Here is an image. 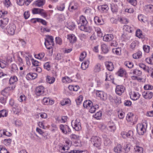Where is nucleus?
<instances>
[{"label": "nucleus", "instance_id": "obj_30", "mask_svg": "<svg viewBox=\"0 0 153 153\" xmlns=\"http://www.w3.org/2000/svg\"><path fill=\"white\" fill-rule=\"evenodd\" d=\"M134 116L131 113H129L128 114L126 117V119L128 121L133 122Z\"/></svg>", "mask_w": 153, "mask_h": 153}, {"label": "nucleus", "instance_id": "obj_49", "mask_svg": "<svg viewBox=\"0 0 153 153\" xmlns=\"http://www.w3.org/2000/svg\"><path fill=\"white\" fill-rule=\"evenodd\" d=\"M11 71L13 72H17L18 71V68L16 65L15 64H13L12 65Z\"/></svg>", "mask_w": 153, "mask_h": 153}, {"label": "nucleus", "instance_id": "obj_31", "mask_svg": "<svg viewBox=\"0 0 153 153\" xmlns=\"http://www.w3.org/2000/svg\"><path fill=\"white\" fill-rule=\"evenodd\" d=\"M34 4L36 6L40 7L44 5L45 2L43 0H38L34 2Z\"/></svg>", "mask_w": 153, "mask_h": 153}, {"label": "nucleus", "instance_id": "obj_13", "mask_svg": "<svg viewBox=\"0 0 153 153\" xmlns=\"http://www.w3.org/2000/svg\"><path fill=\"white\" fill-rule=\"evenodd\" d=\"M18 80V79L17 77L16 76H13L11 77L9 80V82L10 84L11 85L12 84V86L10 87L12 90L14 89L15 87V82H17Z\"/></svg>", "mask_w": 153, "mask_h": 153}, {"label": "nucleus", "instance_id": "obj_5", "mask_svg": "<svg viewBox=\"0 0 153 153\" xmlns=\"http://www.w3.org/2000/svg\"><path fill=\"white\" fill-rule=\"evenodd\" d=\"M16 29V25L14 24H11L7 26L6 27V30L8 33L13 35L14 34Z\"/></svg>", "mask_w": 153, "mask_h": 153}, {"label": "nucleus", "instance_id": "obj_38", "mask_svg": "<svg viewBox=\"0 0 153 153\" xmlns=\"http://www.w3.org/2000/svg\"><path fill=\"white\" fill-rule=\"evenodd\" d=\"M12 110L13 113L15 114H18L21 111L20 109L16 105H15V107H13Z\"/></svg>", "mask_w": 153, "mask_h": 153}, {"label": "nucleus", "instance_id": "obj_28", "mask_svg": "<svg viewBox=\"0 0 153 153\" xmlns=\"http://www.w3.org/2000/svg\"><path fill=\"white\" fill-rule=\"evenodd\" d=\"M89 109V111L91 113H94L96 109H97L99 108V106L97 105H93V104L91 107Z\"/></svg>", "mask_w": 153, "mask_h": 153}, {"label": "nucleus", "instance_id": "obj_17", "mask_svg": "<svg viewBox=\"0 0 153 153\" xmlns=\"http://www.w3.org/2000/svg\"><path fill=\"white\" fill-rule=\"evenodd\" d=\"M37 76V74L36 73H30L26 76V78L28 80L35 79Z\"/></svg>", "mask_w": 153, "mask_h": 153}, {"label": "nucleus", "instance_id": "obj_52", "mask_svg": "<svg viewBox=\"0 0 153 153\" xmlns=\"http://www.w3.org/2000/svg\"><path fill=\"white\" fill-rule=\"evenodd\" d=\"M114 102L117 104H119L121 102V99L120 97H114Z\"/></svg>", "mask_w": 153, "mask_h": 153}, {"label": "nucleus", "instance_id": "obj_57", "mask_svg": "<svg viewBox=\"0 0 153 153\" xmlns=\"http://www.w3.org/2000/svg\"><path fill=\"white\" fill-rule=\"evenodd\" d=\"M144 51L147 53L149 52L150 50V47L148 45H144L143 46Z\"/></svg>", "mask_w": 153, "mask_h": 153}, {"label": "nucleus", "instance_id": "obj_11", "mask_svg": "<svg viewBox=\"0 0 153 153\" xmlns=\"http://www.w3.org/2000/svg\"><path fill=\"white\" fill-rule=\"evenodd\" d=\"M35 92L37 96H40L43 94L44 92V88L42 86H39L36 88Z\"/></svg>", "mask_w": 153, "mask_h": 153}, {"label": "nucleus", "instance_id": "obj_7", "mask_svg": "<svg viewBox=\"0 0 153 153\" xmlns=\"http://www.w3.org/2000/svg\"><path fill=\"white\" fill-rule=\"evenodd\" d=\"M125 90V88L123 85H118L116 86L115 91L117 94L120 95L124 92Z\"/></svg>", "mask_w": 153, "mask_h": 153}, {"label": "nucleus", "instance_id": "obj_50", "mask_svg": "<svg viewBox=\"0 0 153 153\" xmlns=\"http://www.w3.org/2000/svg\"><path fill=\"white\" fill-rule=\"evenodd\" d=\"M133 73L134 74L138 76H140L142 74L141 71L137 69L134 70L133 71Z\"/></svg>", "mask_w": 153, "mask_h": 153}, {"label": "nucleus", "instance_id": "obj_54", "mask_svg": "<svg viewBox=\"0 0 153 153\" xmlns=\"http://www.w3.org/2000/svg\"><path fill=\"white\" fill-rule=\"evenodd\" d=\"M144 88L146 91H148L152 89L153 88V86L150 85H146L144 86Z\"/></svg>", "mask_w": 153, "mask_h": 153}, {"label": "nucleus", "instance_id": "obj_27", "mask_svg": "<svg viewBox=\"0 0 153 153\" xmlns=\"http://www.w3.org/2000/svg\"><path fill=\"white\" fill-rule=\"evenodd\" d=\"M93 104L91 101L89 100H86L83 103V106L84 108H87L90 107Z\"/></svg>", "mask_w": 153, "mask_h": 153}, {"label": "nucleus", "instance_id": "obj_29", "mask_svg": "<svg viewBox=\"0 0 153 153\" xmlns=\"http://www.w3.org/2000/svg\"><path fill=\"white\" fill-rule=\"evenodd\" d=\"M111 7L112 12L113 13H116L118 11V7L117 4H112L111 5Z\"/></svg>", "mask_w": 153, "mask_h": 153}, {"label": "nucleus", "instance_id": "obj_1", "mask_svg": "<svg viewBox=\"0 0 153 153\" xmlns=\"http://www.w3.org/2000/svg\"><path fill=\"white\" fill-rule=\"evenodd\" d=\"M91 140L94 146L98 148L100 146L101 140L99 137L97 136H93L91 138Z\"/></svg>", "mask_w": 153, "mask_h": 153}, {"label": "nucleus", "instance_id": "obj_22", "mask_svg": "<svg viewBox=\"0 0 153 153\" xmlns=\"http://www.w3.org/2000/svg\"><path fill=\"white\" fill-rule=\"evenodd\" d=\"M114 38V36L112 34H107L103 36V39L104 41L108 42L112 40Z\"/></svg>", "mask_w": 153, "mask_h": 153}, {"label": "nucleus", "instance_id": "obj_18", "mask_svg": "<svg viewBox=\"0 0 153 153\" xmlns=\"http://www.w3.org/2000/svg\"><path fill=\"white\" fill-rule=\"evenodd\" d=\"M9 21V19L7 18H3L0 20V26L3 28L7 24Z\"/></svg>", "mask_w": 153, "mask_h": 153}, {"label": "nucleus", "instance_id": "obj_58", "mask_svg": "<svg viewBox=\"0 0 153 153\" xmlns=\"http://www.w3.org/2000/svg\"><path fill=\"white\" fill-rule=\"evenodd\" d=\"M44 67L45 69H46L48 71L50 70V65H49V62H48L45 63L44 65Z\"/></svg>", "mask_w": 153, "mask_h": 153}, {"label": "nucleus", "instance_id": "obj_4", "mask_svg": "<svg viewBox=\"0 0 153 153\" xmlns=\"http://www.w3.org/2000/svg\"><path fill=\"white\" fill-rule=\"evenodd\" d=\"M59 128L62 132L65 134H68L71 132V130L69 127L66 125L61 124Z\"/></svg>", "mask_w": 153, "mask_h": 153}, {"label": "nucleus", "instance_id": "obj_47", "mask_svg": "<svg viewBox=\"0 0 153 153\" xmlns=\"http://www.w3.org/2000/svg\"><path fill=\"white\" fill-rule=\"evenodd\" d=\"M86 55V52H83L81 53L79 56V60L80 61H82L83 59L85 58Z\"/></svg>", "mask_w": 153, "mask_h": 153}, {"label": "nucleus", "instance_id": "obj_59", "mask_svg": "<svg viewBox=\"0 0 153 153\" xmlns=\"http://www.w3.org/2000/svg\"><path fill=\"white\" fill-rule=\"evenodd\" d=\"M26 100V97L24 95H21L18 99L19 100L20 102L25 101Z\"/></svg>", "mask_w": 153, "mask_h": 153}, {"label": "nucleus", "instance_id": "obj_15", "mask_svg": "<svg viewBox=\"0 0 153 153\" xmlns=\"http://www.w3.org/2000/svg\"><path fill=\"white\" fill-rule=\"evenodd\" d=\"M88 22L85 18L83 16H81L80 17L79 20V22H77V24L79 25L81 24V25H86L87 24Z\"/></svg>", "mask_w": 153, "mask_h": 153}, {"label": "nucleus", "instance_id": "obj_60", "mask_svg": "<svg viewBox=\"0 0 153 153\" xmlns=\"http://www.w3.org/2000/svg\"><path fill=\"white\" fill-rule=\"evenodd\" d=\"M7 100L6 97H0V102L3 105H5Z\"/></svg>", "mask_w": 153, "mask_h": 153}, {"label": "nucleus", "instance_id": "obj_41", "mask_svg": "<svg viewBox=\"0 0 153 153\" xmlns=\"http://www.w3.org/2000/svg\"><path fill=\"white\" fill-rule=\"evenodd\" d=\"M101 70V65L99 63L97 64L94 68V71L95 72H99Z\"/></svg>", "mask_w": 153, "mask_h": 153}, {"label": "nucleus", "instance_id": "obj_26", "mask_svg": "<svg viewBox=\"0 0 153 153\" xmlns=\"http://www.w3.org/2000/svg\"><path fill=\"white\" fill-rule=\"evenodd\" d=\"M121 134L123 135V137L124 138H125V136L126 137H129L132 136L133 134V131L131 130H129L128 132H123L121 133Z\"/></svg>", "mask_w": 153, "mask_h": 153}, {"label": "nucleus", "instance_id": "obj_10", "mask_svg": "<svg viewBox=\"0 0 153 153\" xmlns=\"http://www.w3.org/2000/svg\"><path fill=\"white\" fill-rule=\"evenodd\" d=\"M107 126L108 127V129L110 131H114L116 129L114 123L111 120L108 122Z\"/></svg>", "mask_w": 153, "mask_h": 153}, {"label": "nucleus", "instance_id": "obj_46", "mask_svg": "<svg viewBox=\"0 0 153 153\" xmlns=\"http://www.w3.org/2000/svg\"><path fill=\"white\" fill-rule=\"evenodd\" d=\"M146 61L149 64H153V53L152 55V57L150 58H147L146 59Z\"/></svg>", "mask_w": 153, "mask_h": 153}, {"label": "nucleus", "instance_id": "obj_14", "mask_svg": "<svg viewBox=\"0 0 153 153\" xmlns=\"http://www.w3.org/2000/svg\"><path fill=\"white\" fill-rule=\"evenodd\" d=\"M96 95L97 96L100 97L103 100H105L107 99L106 94L102 91H97L96 93Z\"/></svg>", "mask_w": 153, "mask_h": 153}, {"label": "nucleus", "instance_id": "obj_39", "mask_svg": "<svg viewBox=\"0 0 153 153\" xmlns=\"http://www.w3.org/2000/svg\"><path fill=\"white\" fill-rule=\"evenodd\" d=\"M136 36L139 38H143L144 36L142 33V31L140 29H138L136 33Z\"/></svg>", "mask_w": 153, "mask_h": 153}, {"label": "nucleus", "instance_id": "obj_63", "mask_svg": "<svg viewBox=\"0 0 153 153\" xmlns=\"http://www.w3.org/2000/svg\"><path fill=\"white\" fill-rule=\"evenodd\" d=\"M11 141L10 139H6L4 140V143L6 145L8 146L10 144Z\"/></svg>", "mask_w": 153, "mask_h": 153}, {"label": "nucleus", "instance_id": "obj_62", "mask_svg": "<svg viewBox=\"0 0 153 153\" xmlns=\"http://www.w3.org/2000/svg\"><path fill=\"white\" fill-rule=\"evenodd\" d=\"M29 12L28 11L25 12L24 14V16L25 19H27L30 17Z\"/></svg>", "mask_w": 153, "mask_h": 153}, {"label": "nucleus", "instance_id": "obj_44", "mask_svg": "<svg viewBox=\"0 0 153 153\" xmlns=\"http://www.w3.org/2000/svg\"><path fill=\"white\" fill-rule=\"evenodd\" d=\"M102 115V113L101 111H99L96 113L94 115V117L97 119H100Z\"/></svg>", "mask_w": 153, "mask_h": 153}, {"label": "nucleus", "instance_id": "obj_3", "mask_svg": "<svg viewBox=\"0 0 153 153\" xmlns=\"http://www.w3.org/2000/svg\"><path fill=\"white\" fill-rule=\"evenodd\" d=\"M137 131L139 134L143 135L146 131V128L143 124H138L137 125Z\"/></svg>", "mask_w": 153, "mask_h": 153}, {"label": "nucleus", "instance_id": "obj_37", "mask_svg": "<svg viewBox=\"0 0 153 153\" xmlns=\"http://www.w3.org/2000/svg\"><path fill=\"white\" fill-rule=\"evenodd\" d=\"M42 11H44V10L39 8H34L32 10V13L33 14H40Z\"/></svg>", "mask_w": 153, "mask_h": 153}, {"label": "nucleus", "instance_id": "obj_45", "mask_svg": "<svg viewBox=\"0 0 153 153\" xmlns=\"http://www.w3.org/2000/svg\"><path fill=\"white\" fill-rule=\"evenodd\" d=\"M124 149L125 152L127 153L130 150V145L128 143L126 144V145L124 146Z\"/></svg>", "mask_w": 153, "mask_h": 153}, {"label": "nucleus", "instance_id": "obj_25", "mask_svg": "<svg viewBox=\"0 0 153 153\" xmlns=\"http://www.w3.org/2000/svg\"><path fill=\"white\" fill-rule=\"evenodd\" d=\"M122 147L120 144H118L114 149V152L117 153H120L122 152Z\"/></svg>", "mask_w": 153, "mask_h": 153}, {"label": "nucleus", "instance_id": "obj_21", "mask_svg": "<svg viewBox=\"0 0 153 153\" xmlns=\"http://www.w3.org/2000/svg\"><path fill=\"white\" fill-rule=\"evenodd\" d=\"M105 64L107 69L109 71H112L114 68L113 63L111 62H106Z\"/></svg>", "mask_w": 153, "mask_h": 153}, {"label": "nucleus", "instance_id": "obj_6", "mask_svg": "<svg viewBox=\"0 0 153 153\" xmlns=\"http://www.w3.org/2000/svg\"><path fill=\"white\" fill-rule=\"evenodd\" d=\"M142 95L145 99L150 100L153 96V93L152 92L149 91H146L142 93Z\"/></svg>", "mask_w": 153, "mask_h": 153}, {"label": "nucleus", "instance_id": "obj_64", "mask_svg": "<svg viewBox=\"0 0 153 153\" xmlns=\"http://www.w3.org/2000/svg\"><path fill=\"white\" fill-rule=\"evenodd\" d=\"M49 100H50V99L45 97L43 99L42 102L44 104L48 105Z\"/></svg>", "mask_w": 153, "mask_h": 153}, {"label": "nucleus", "instance_id": "obj_36", "mask_svg": "<svg viewBox=\"0 0 153 153\" xmlns=\"http://www.w3.org/2000/svg\"><path fill=\"white\" fill-rule=\"evenodd\" d=\"M142 53L140 51H138L133 55V57L134 59H137L140 58L142 56Z\"/></svg>", "mask_w": 153, "mask_h": 153}, {"label": "nucleus", "instance_id": "obj_56", "mask_svg": "<svg viewBox=\"0 0 153 153\" xmlns=\"http://www.w3.org/2000/svg\"><path fill=\"white\" fill-rule=\"evenodd\" d=\"M3 3L4 4V6L7 7H10L11 4V3L10 0H5L4 1Z\"/></svg>", "mask_w": 153, "mask_h": 153}, {"label": "nucleus", "instance_id": "obj_35", "mask_svg": "<svg viewBox=\"0 0 153 153\" xmlns=\"http://www.w3.org/2000/svg\"><path fill=\"white\" fill-rule=\"evenodd\" d=\"M135 153H143V148L139 146H136L134 148Z\"/></svg>", "mask_w": 153, "mask_h": 153}, {"label": "nucleus", "instance_id": "obj_8", "mask_svg": "<svg viewBox=\"0 0 153 153\" xmlns=\"http://www.w3.org/2000/svg\"><path fill=\"white\" fill-rule=\"evenodd\" d=\"M53 36H48L47 38L45 39V46L48 44L52 45H54V43L53 42Z\"/></svg>", "mask_w": 153, "mask_h": 153}, {"label": "nucleus", "instance_id": "obj_12", "mask_svg": "<svg viewBox=\"0 0 153 153\" xmlns=\"http://www.w3.org/2000/svg\"><path fill=\"white\" fill-rule=\"evenodd\" d=\"M130 95V98L133 100H136L138 99L140 96L138 92L134 91L131 92Z\"/></svg>", "mask_w": 153, "mask_h": 153}, {"label": "nucleus", "instance_id": "obj_61", "mask_svg": "<svg viewBox=\"0 0 153 153\" xmlns=\"http://www.w3.org/2000/svg\"><path fill=\"white\" fill-rule=\"evenodd\" d=\"M31 60L32 61V64L33 66H37L39 65V62L38 61L35 60L33 59H31Z\"/></svg>", "mask_w": 153, "mask_h": 153}, {"label": "nucleus", "instance_id": "obj_51", "mask_svg": "<svg viewBox=\"0 0 153 153\" xmlns=\"http://www.w3.org/2000/svg\"><path fill=\"white\" fill-rule=\"evenodd\" d=\"M82 100V96H80L76 100V103L77 105H79L80 104Z\"/></svg>", "mask_w": 153, "mask_h": 153}, {"label": "nucleus", "instance_id": "obj_24", "mask_svg": "<svg viewBox=\"0 0 153 153\" xmlns=\"http://www.w3.org/2000/svg\"><path fill=\"white\" fill-rule=\"evenodd\" d=\"M68 39L70 42L71 43L75 42L76 41V38L74 34H70L68 35Z\"/></svg>", "mask_w": 153, "mask_h": 153}, {"label": "nucleus", "instance_id": "obj_16", "mask_svg": "<svg viewBox=\"0 0 153 153\" xmlns=\"http://www.w3.org/2000/svg\"><path fill=\"white\" fill-rule=\"evenodd\" d=\"M12 90L10 87H8L6 88L1 92V94L3 96L7 97L9 95V92Z\"/></svg>", "mask_w": 153, "mask_h": 153}, {"label": "nucleus", "instance_id": "obj_42", "mask_svg": "<svg viewBox=\"0 0 153 153\" xmlns=\"http://www.w3.org/2000/svg\"><path fill=\"white\" fill-rule=\"evenodd\" d=\"M124 65L126 66L127 67L129 68H132L134 65L132 62L128 61L125 62L124 63Z\"/></svg>", "mask_w": 153, "mask_h": 153}, {"label": "nucleus", "instance_id": "obj_53", "mask_svg": "<svg viewBox=\"0 0 153 153\" xmlns=\"http://www.w3.org/2000/svg\"><path fill=\"white\" fill-rule=\"evenodd\" d=\"M0 153H9L4 147L0 146Z\"/></svg>", "mask_w": 153, "mask_h": 153}, {"label": "nucleus", "instance_id": "obj_19", "mask_svg": "<svg viewBox=\"0 0 153 153\" xmlns=\"http://www.w3.org/2000/svg\"><path fill=\"white\" fill-rule=\"evenodd\" d=\"M98 8L100 11L104 13L106 12L109 9L108 6L106 4L100 5Z\"/></svg>", "mask_w": 153, "mask_h": 153}, {"label": "nucleus", "instance_id": "obj_55", "mask_svg": "<svg viewBox=\"0 0 153 153\" xmlns=\"http://www.w3.org/2000/svg\"><path fill=\"white\" fill-rule=\"evenodd\" d=\"M139 66L140 68H143L144 71H148V70L149 68L148 67L146 66L143 64L141 63L139 64Z\"/></svg>", "mask_w": 153, "mask_h": 153}, {"label": "nucleus", "instance_id": "obj_32", "mask_svg": "<svg viewBox=\"0 0 153 153\" xmlns=\"http://www.w3.org/2000/svg\"><path fill=\"white\" fill-rule=\"evenodd\" d=\"M55 80V78L53 77H51L47 76L46 78L47 82L49 84H52L54 82Z\"/></svg>", "mask_w": 153, "mask_h": 153}, {"label": "nucleus", "instance_id": "obj_40", "mask_svg": "<svg viewBox=\"0 0 153 153\" xmlns=\"http://www.w3.org/2000/svg\"><path fill=\"white\" fill-rule=\"evenodd\" d=\"M62 81L63 83H69L72 81L71 80L68 76H65L62 78Z\"/></svg>", "mask_w": 153, "mask_h": 153}, {"label": "nucleus", "instance_id": "obj_9", "mask_svg": "<svg viewBox=\"0 0 153 153\" xmlns=\"http://www.w3.org/2000/svg\"><path fill=\"white\" fill-rule=\"evenodd\" d=\"M79 28L81 30L88 33L90 32L92 30L91 27L87 25H80L79 27Z\"/></svg>", "mask_w": 153, "mask_h": 153}, {"label": "nucleus", "instance_id": "obj_23", "mask_svg": "<svg viewBox=\"0 0 153 153\" xmlns=\"http://www.w3.org/2000/svg\"><path fill=\"white\" fill-rule=\"evenodd\" d=\"M78 7V4L77 3H74V5L71 3L70 4L68 9L70 11H72L74 10H76Z\"/></svg>", "mask_w": 153, "mask_h": 153}, {"label": "nucleus", "instance_id": "obj_34", "mask_svg": "<svg viewBox=\"0 0 153 153\" xmlns=\"http://www.w3.org/2000/svg\"><path fill=\"white\" fill-rule=\"evenodd\" d=\"M7 65V62H6V61L1 59L0 60V67L1 68H4Z\"/></svg>", "mask_w": 153, "mask_h": 153}, {"label": "nucleus", "instance_id": "obj_43", "mask_svg": "<svg viewBox=\"0 0 153 153\" xmlns=\"http://www.w3.org/2000/svg\"><path fill=\"white\" fill-rule=\"evenodd\" d=\"M70 138L72 140L74 141L78 140L79 139V137L75 134H72L70 136Z\"/></svg>", "mask_w": 153, "mask_h": 153}, {"label": "nucleus", "instance_id": "obj_48", "mask_svg": "<svg viewBox=\"0 0 153 153\" xmlns=\"http://www.w3.org/2000/svg\"><path fill=\"white\" fill-rule=\"evenodd\" d=\"M111 142L110 139L108 138H106L104 140V144L105 146L110 145Z\"/></svg>", "mask_w": 153, "mask_h": 153}, {"label": "nucleus", "instance_id": "obj_20", "mask_svg": "<svg viewBox=\"0 0 153 153\" xmlns=\"http://www.w3.org/2000/svg\"><path fill=\"white\" fill-rule=\"evenodd\" d=\"M117 74L118 76H120L126 77L127 73L125 70L123 69V68H121L118 70Z\"/></svg>", "mask_w": 153, "mask_h": 153}, {"label": "nucleus", "instance_id": "obj_2", "mask_svg": "<svg viewBox=\"0 0 153 153\" xmlns=\"http://www.w3.org/2000/svg\"><path fill=\"white\" fill-rule=\"evenodd\" d=\"M71 124L73 128L76 131H79L81 129V123L79 119H76L74 122V120H72Z\"/></svg>", "mask_w": 153, "mask_h": 153}, {"label": "nucleus", "instance_id": "obj_33", "mask_svg": "<svg viewBox=\"0 0 153 153\" xmlns=\"http://www.w3.org/2000/svg\"><path fill=\"white\" fill-rule=\"evenodd\" d=\"M101 49L103 52L105 53H107L109 51L108 46L105 44L101 45Z\"/></svg>", "mask_w": 153, "mask_h": 153}]
</instances>
